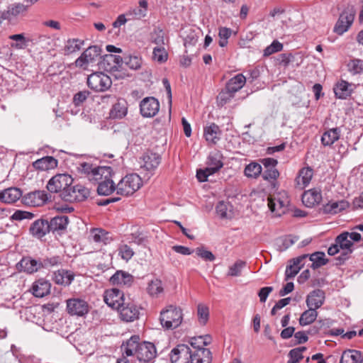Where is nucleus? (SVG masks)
I'll return each mask as SVG.
<instances>
[{
  "mask_svg": "<svg viewBox=\"0 0 363 363\" xmlns=\"http://www.w3.org/2000/svg\"><path fill=\"white\" fill-rule=\"evenodd\" d=\"M142 186L141 178L137 174H129L116 185V194L123 196L133 194Z\"/></svg>",
  "mask_w": 363,
  "mask_h": 363,
  "instance_id": "f257e3e1",
  "label": "nucleus"
},
{
  "mask_svg": "<svg viewBox=\"0 0 363 363\" xmlns=\"http://www.w3.org/2000/svg\"><path fill=\"white\" fill-rule=\"evenodd\" d=\"M160 320L165 329H174L180 325L182 321V313L179 308L170 305L160 313Z\"/></svg>",
  "mask_w": 363,
  "mask_h": 363,
  "instance_id": "f03ea898",
  "label": "nucleus"
},
{
  "mask_svg": "<svg viewBox=\"0 0 363 363\" xmlns=\"http://www.w3.org/2000/svg\"><path fill=\"white\" fill-rule=\"evenodd\" d=\"M73 179L68 174H58L52 177L47 184L48 190L51 193H60V197L63 199L65 191L68 193L70 191Z\"/></svg>",
  "mask_w": 363,
  "mask_h": 363,
  "instance_id": "7ed1b4c3",
  "label": "nucleus"
},
{
  "mask_svg": "<svg viewBox=\"0 0 363 363\" xmlns=\"http://www.w3.org/2000/svg\"><path fill=\"white\" fill-rule=\"evenodd\" d=\"M101 48L98 45H91L87 48L75 60L76 67L87 69L90 64L94 63L101 58Z\"/></svg>",
  "mask_w": 363,
  "mask_h": 363,
  "instance_id": "20e7f679",
  "label": "nucleus"
},
{
  "mask_svg": "<svg viewBox=\"0 0 363 363\" xmlns=\"http://www.w3.org/2000/svg\"><path fill=\"white\" fill-rule=\"evenodd\" d=\"M111 84L110 77L101 72L92 73L87 78L88 86L95 91H105Z\"/></svg>",
  "mask_w": 363,
  "mask_h": 363,
  "instance_id": "39448f33",
  "label": "nucleus"
},
{
  "mask_svg": "<svg viewBox=\"0 0 363 363\" xmlns=\"http://www.w3.org/2000/svg\"><path fill=\"white\" fill-rule=\"evenodd\" d=\"M289 203V201L286 191L279 192L268 199L269 208L278 216L285 213Z\"/></svg>",
  "mask_w": 363,
  "mask_h": 363,
  "instance_id": "423d86ee",
  "label": "nucleus"
},
{
  "mask_svg": "<svg viewBox=\"0 0 363 363\" xmlns=\"http://www.w3.org/2000/svg\"><path fill=\"white\" fill-rule=\"evenodd\" d=\"M106 167H94L90 163L83 162L79 164L78 169L82 173L86 174L89 181L93 182L94 181L100 180L102 176L108 174V171Z\"/></svg>",
  "mask_w": 363,
  "mask_h": 363,
  "instance_id": "0eeeda50",
  "label": "nucleus"
},
{
  "mask_svg": "<svg viewBox=\"0 0 363 363\" xmlns=\"http://www.w3.org/2000/svg\"><path fill=\"white\" fill-rule=\"evenodd\" d=\"M335 242L338 244L340 250H342L341 255L337 258L340 264L345 262L349 258V255L353 252V242L348 238V232H342L337 235Z\"/></svg>",
  "mask_w": 363,
  "mask_h": 363,
  "instance_id": "6e6552de",
  "label": "nucleus"
},
{
  "mask_svg": "<svg viewBox=\"0 0 363 363\" xmlns=\"http://www.w3.org/2000/svg\"><path fill=\"white\" fill-rule=\"evenodd\" d=\"M106 169L108 171V174L102 176L100 180L93 182L98 184L97 192L99 195L103 196L110 195L116 190V186L112 179L113 170L110 167H106Z\"/></svg>",
  "mask_w": 363,
  "mask_h": 363,
  "instance_id": "1a4fd4ad",
  "label": "nucleus"
},
{
  "mask_svg": "<svg viewBox=\"0 0 363 363\" xmlns=\"http://www.w3.org/2000/svg\"><path fill=\"white\" fill-rule=\"evenodd\" d=\"M90 196V190L81 184L72 186L68 193H64L63 200L66 201H84Z\"/></svg>",
  "mask_w": 363,
  "mask_h": 363,
  "instance_id": "9d476101",
  "label": "nucleus"
},
{
  "mask_svg": "<svg viewBox=\"0 0 363 363\" xmlns=\"http://www.w3.org/2000/svg\"><path fill=\"white\" fill-rule=\"evenodd\" d=\"M192 350L184 344L178 345L170 353L172 363H190Z\"/></svg>",
  "mask_w": 363,
  "mask_h": 363,
  "instance_id": "9b49d317",
  "label": "nucleus"
},
{
  "mask_svg": "<svg viewBox=\"0 0 363 363\" xmlns=\"http://www.w3.org/2000/svg\"><path fill=\"white\" fill-rule=\"evenodd\" d=\"M88 303L82 298H74L67 300V311L71 315L83 316L89 312Z\"/></svg>",
  "mask_w": 363,
  "mask_h": 363,
  "instance_id": "f8f14e48",
  "label": "nucleus"
},
{
  "mask_svg": "<svg viewBox=\"0 0 363 363\" xmlns=\"http://www.w3.org/2000/svg\"><path fill=\"white\" fill-rule=\"evenodd\" d=\"M156 355L157 351L155 345L150 342L144 341L140 343L135 356L140 362L151 363Z\"/></svg>",
  "mask_w": 363,
  "mask_h": 363,
  "instance_id": "ddd939ff",
  "label": "nucleus"
},
{
  "mask_svg": "<svg viewBox=\"0 0 363 363\" xmlns=\"http://www.w3.org/2000/svg\"><path fill=\"white\" fill-rule=\"evenodd\" d=\"M354 19V13L352 11L345 10L341 13L336 22L333 31L337 35H342L348 30Z\"/></svg>",
  "mask_w": 363,
  "mask_h": 363,
  "instance_id": "4468645a",
  "label": "nucleus"
},
{
  "mask_svg": "<svg viewBox=\"0 0 363 363\" xmlns=\"http://www.w3.org/2000/svg\"><path fill=\"white\" fill-rule=\"evenodd\" d=\"M160 110V103L155 97H146L140 103V113L143 117L152 118Z\"/></svg>",
  "mask_w": 363,
  "mask_h": 363,
  "instance_id": "2eb2a0df",
  "label": "nucleus"
},
{
  "mask_svg": "<svg viewBox=\"0 0 363 363\" xmlns=\"http://www.w3.org/2000/svg\"><path fill=\"white\" fill-rule=\"evenodd\" d=\"M121 319L125 322H133L139 318V310L133 303H123L120 308L116 309Z\"/></svg>",
  "mask_w": 363,
  "mask_h": 363,
  "instance_id": "dca6fc26",
  "label": "nucleus"
},
{
  "mask_svg": "<svg viewBox=\"0 0 363 363\" xmlns=\"http://www.w3.org/2000/svg\"><path fill=\"white\" fill-rule=\"evenodd\" d=\"M21 272L27 274H33L42 269L40 259H35L30 256L23 257L16 265Z\"/></svg>",
  "mask_w": 363,
  "mask_h": 363,
  "instance_id": "f3484780",
  "label": "nucleus"
},
{
  "mask_svg": "<svg viewBox=\"0 0 363 363\" xmlns=\"http://www.w3.org/2000/svg\"><path fill=\"white\" fill-rule=\"evenodd\" d=\"M30 234L38 239H41L50 233L48 220L44 218L35 220L29 228Z\"/></svg>",
  "mask_w": 363,
  "mask_h": 363,
  "instance_id": "a211bd4d",
  "label": "nucleus"
},
{
  "mask_svg": "<svg viewBox=\"0 0 363 363\" xmlns=\"http://www.w3.org/2000/svg\"><path fill=\"white\" fill-rule=\"evenodd\" d=\"M104 301L112 308H120V306L121 307V305L125 302L123 294L117 289L107 291L104 296Z\"/></svg>",
  "mask_w": 363,
  "mask_h": 363,
  "instance_id": "6ab92c4d",
  "label": "nucleus"
},
{
  "mask_svg": "<svg viewBox=\"0 0 363 363\" xmlns=\"http://www.w3.org/2000/svg\"><path fill=\"white\" fill-rule=\"evenodd\" d=\"M222 131L219 126L214 123L203 128V136L208 145H216L220 139Z\"/></svg>",
  "mask_w": 363,
  "mask_h": 363,
  "instance_id": "aec40b11",
  "label": "nucleus"
},
{
  "mask_svg": "<svg viewBox=\"0 0 363 363\" xmlns=\"http://www.w3.org/2000/svg\"><path fill=\"white\" fill-rule=\"evenodd\" d=\"M28 5H24L21 3H14L8 6L7 9L1 14V18L4 20H11L13 17L19 15H23L27 12Z\"/></svg>",
  "mask_w": 363,
  "mask_h": 363,
  "instance_id": "412c9836",
  "label": "nucleus"
},
{
  "mask_svg": "<svg viewBox=\"0 0 363 363\" xmlns=\"http://www.w3.org/2000/svg\"><path fill=\"white\" fill-rule=\"evenodd\" d=\"M142 160L143 161L142 167L148 172H152L157 169L160 164L161 156L158 153L147 151L143 154Z\"/></svg>",
  "mask_w": 363,
  "mask_h": 363,
  "instance_id": "4be33fe9",
  "label": "nucleus"
},
{
  "mask_svg": "<svg viewBox=\"0 0 363 363\" xmlns=\"http://www.w3.org/2000/svg\"><path fill=\"white\" fill-rule=\"evenodd\" d=\"M112 285L129 287L134 281V277L128 272L118 270L109 279Z\"/></svg>",
  "mask_w": 363,
  "mask_h": 363,
  "instance_id": "5701e85b",
  "label": "nucleus"
},
{
  "mask_svg": "<svg viewBox=\"0 0 363 363\" xmlns=\"http://www.w3.org/2000/svg\"><path fill=\"white\" fill-rule=\"evenodd\" d=\"M302 202L306 207H313L322 200L321 191L318 189H311L306 191L302 195Z\"/></svg>",
  "mask_w": 363,
  "mask_h": 363,
  "instance_id": "b1692460",
  "label": "nucleus"
},
{
  "mask_svg": "<svg viewBox=\"0 0 363 363\" xmlns=\"http://www.w3.org/2000/svg\"><path fill=\"white\" fill-rule=\"evenodd\" d=\"M325 292L321 289L312 291L306 298V305L309 308L317 310L324 303Z\"/></svg>",
  "mask_w": 363,
  "mask_h": 363,
  "instance_id": "393cba45",
  "label": "nucleus"
},
{
  "mask_svg": "<svg viewBox=\"0 0 363 363\" xmlns=\"http://www.w3.org/2000/svg\"><path fill=\"white\" fill-rule=\"evenodd\" d=\"M58 161L52 156H45L33 162V168L38 171H48L57 167Z\"/></svg>",
  "mask_w": 363,
  "mask_h": 363,
  "instance_id": "a878e982",
  "label": "nucleus"
},
{
  "mask_svg": "<svg viewBox=\"0 0 363 363\" xmlns=\"http://www.w3.org/2000/svg\"><path fill=\"white\" fill-rule=\"evenodd\" d=\"M101 63L107 70H118L122 66L123 59L119 55L106 54L102 57Z\"/></svg>",
  "mask_w": 363,
  "mask_h": 363,
  "instance_id": "bb28decb",
  "label": "nucleus"
},
{
  "mask_svg": "<svg viewBox=\"0 0 363 363\" xmlns=\"http://www.w3.org/2000/svg\"><path fill=\"white\" fill-rule=\"evenodd\" d=\"M22 196V191L17 187H10L0 192V201L5 203H13Z\"/></svg>",
  "mask_w": 363,
  "mask_h": 363,
  "instance_id": "cd10ccee",
  "label": "nucleus"
},
{
  "mask_svg": "<svg viewBox=\"0 0 363 363\" xmlns=\"http://www.w3.org/2000/svg\"><path fill=\"white\" fill-rule=\"evenodd\" d=\"M69 223V218L67 216H60L52 218L48 221L50 232L55 233L57 232L60 234L65 231Z\"/></svg>",
  "mask_w": 363,
  "mask_h": 363,
  "instance_id": "c85d7f7f",
  "label": "nucleus"
},
{
  "mask_svg": "<svg viewBox=\"0 0 363 363\" xmlns=\"http://www.w3.org/2000/svg\"><path fill=\"white\" fill-rule=\"evenodd\" d=\"M349 207V203L342 199L338 201H330L323 206L321 210L325 214H335Z\"/></svg>",
  "mask_w": 363,
  "mask_h": 363,
  "instance_id": "c756f323",
  "label": "nucleus"
},
{
  "mask_svg": "<svg viewBox=\"0 0 363 363\" xmlns=\"http://www.w3.org/2000/svg\"><path fill=\"white\" fill-rule=\"evenodd\" d=\"M74 274L72 272L66 269H59L54 272L53 280L55 284L69 286L74 280Z\"/></svg>",
  "mask_w": 363,
  "mask_h": 363,
  "instance_id": "7c9ffc66",
  "label": "nucleus"
},
{
  "mask_svg": "<svg viewBox=\"0 0 363 363\" xmlns=\"http://www.w3.org/2000/svg\"><path fill=\"white\" fill-rule=\"evenodd\" d=\"M51 284L49 281L40 279L35 281L32 286L33 294L35 297L43 298L50 294Z\"/></svg>",
  "mask_w": 363,
  "mask_h": 363,
  "instance_id": "2f4dec72",
  "label": "nucleus"
},
{
  "mask_svg": "<svg viewBox=\"0 0 363 363\" xmlns=\"http://www.w3.org/2000/svg\"><path fill=\"white\" fill-rule=\"evenodd\" d=\"M140 337L138 335H133L128 340L125 344H123L121 349L126 356L136 355L138 349L140 345Z\"/></svg>",
  "mask_w": 363,
  "mask_h": 363,
  "instance_id": "473e14b6",
  "label": "nucleus"
},
{
  "mask_svg": "<svg viewBox=\"0 0 363 363\" xmlns=\"http://www.w3.org/2000/svg\"><path fill=\"white\" fill-rule=\"evenodd\" d=\"M211 352L208 349L192 350L190 363H211Z\"/></svg>",
  "mask_w": 363,
  "mask_h": 363,
  "instance_id": "72a5a7b5",
  "label": "nucleus"
},
{
  "mask_svg": "<svg viewBox=\"0 0 363 363\" xmlns=\"http://www.w3.org/2000/svg\"><path fill=\"white\" fill-rule=\"evenodd\" d=\"M341 130L340 128H333L325 131L321 137V143L324 146H330L340 139Z\"/></svg>",
  "mask_w": 363,
  "mask_h": 363,
  "instance_id": "f704fd0d",
  "label": "nucleus"
},
{
  "mask_svg": "<svg viewBox=\"0 0 363 363\" xmlns=\"http://www.w3.org/2000/svg\"><path fill=\"white\" fill-rule=\"evenodd\" d=\"M352 84L347 81L340 80L335 84L333 89L335 96L341 99H345L350 96L352 92V89L350 88Z\"/></svg>",
  "mask_w": 363,
  "mask_h": 363,
  "instance_id": "c9c22d12",
  "label": "nucleus"
},
{
  "mask_svg": "<svg viewBox=\"0 0 363 363\" xmlns=\"http://www.w3.org/2000/svg\"><path fill=\"white\" fill-rule=\"evenodd\" d=\"M127 111L128 108L126 101L124 99H119L113 105L109 113L110 118L121 119L126 116Z\"/></svg>",
  "mask_w": 363,
  "mask_h": 363,
  "instance_id": "e433bc0d",
  "label": "nucleus"
},
{
  "mask_svg": "<svg viewBox=\"0 0 363 363\" xmlns=\"http://www.w3.org/2000/svg\"><path fill=\"white\" fill-rule=\"evenodd\" d=\"M245 82L246 77L242 74H238L226 83L225 86L235 94L243 87Z\"/></svg>",
  "mask_w": 363,
  "mask_h": 363,
  "instance_id": "4c0bfd02",
  "label": "nucleus"
},
{
  "mask_svg": "<svg viewBox=\"0 0 363 363\" xmlns=\"http://www.w3.org/2000/svg\"><path fill=\"white\" fill-rule=\"evenodd\" d=\"M84 45V41L79 38L68 39L65 44L63 50L66 55H71L81 50Z\"/></svg>",
  "mask_w": 363,
  "mask_h": 363,
  "instance_id": "58836bf2",
  "label": "nucleus"
},
{
  "mask_svg": "<svg viewBox=\"0 0 363 363\" xmlns=\"http://www.w3.org/2000/svg\"><path fill=\"white\" fill-rule=\"evenodd\" d=\"M232 208L228 202L219 201L216 207V213L222 219H230L233 216Z\"/></svg>",
  "mask_w": 363,
  "mask_h": 363,
  "instance_id": "ea45409f",
  "label": "nucleus"
},
{
  "mask_svg": "<svg viewBox=\"0 0 363 363\" xmlns=\"http://www.w3.org/2000/svg\"><path fill=\"white\" fill-rule=\"evenodd\" d=\"M262 172V167L261 164L255 161H252L245 166L244 174L247 178L257 179L261 175Z\"/></svg>",
  "mask_w": 363,
  "mask_h": 363,
  "instance_id": "a19ab883",
  "label": "nucleus"
},
{
  "mask_svg": "<svg viewBox=\"0 0 363 363\" xmlns=\"http://www.w3.org/2000/svg\"><path fill=\"white\" fill-rule=\"evenodd\" d=\"M50 197L45 191H35L30 192L27 195V199H30L33 206H40L45 203Z\"/></svg>",
  "mask_w": 363,
  "mask_h": 363,
  "instance_id": "79ce46f5",
  "label": "nucleus"
},
{
  "mask_svg": "<svg viewBox=\"0 0 363 363\" xmlns=\"http://www.w3.org/2000/svg\"><path fill=\"white\" fill-rule=\"evenodd\" d=\"M93 240L96 242H102L105 245L110 243L113 238L110 236V233L101 228H96L91 232Z\"/></svg>",
  "mask_w": 363,
  "mask_h": 363,
  "instance_id": "37998d69",
  "label": "nucleus"
},
{
  "mask_svg": "<svg viewBox=\"0 0 363 363\" xmlns=\"http://www.w3.org/2000/svg\"><path fill=\"white\" fill-rule=\"evenodd\" d=\"M318 316V312L315 308H309L305 311L300 316L298 320L301 326L308 325L313 323Z\"/></svg>",
  "mask_w": 363,
  "mask_h": 363,
  "instance_id": "c03bdc74",
  "label": "nucleus"
},
{
  "mask_svg": "<svg viewBox=\"0 0 363 363\" xmlns=\"http://www.w3.org/2000/svg\"><path fill=\"white\" fill-rule=\"evenodd\" d=\"M347 71L353 76L363 74V60L352 59L347 64Z\"/></svg>",
  "mask_w": 363,
  "mask_h": 363,
  "instance_id": "a18cd8bd",
  "label": "nucleus"
},
{
  "mask_svg": "<svg viewBox=\"0 0 363 363\" xmlns=\"http://www.w3.org/2000/svg\"><path fill=\"white\" fill-rule=\"evenodd\" d=\"M325 253L323 252H315L309 256L310 260L313 262L311 268L313 269H318L322 266L325 265L328 260L325 258Z\"/></svg>",
  "mask_w": 363,
  "mask_h": 363,
  "instance_id": "49530a36",
  "label": "nucleus"
},
{
  "mask_svg": "<svg viewBox=\"0 0 363 363\" xmlns=\"http://www.w3.org/2000/svg\"><path fill=\"white\" fill-rule=\"evenodd\" d=\"M221 159L222 156L219 152L211 154L208 157L207 164L215 171L218 172L223 166V163Z\"/></svg>",
  "mask_w": 363,
  "mask_h": 363,
  "instance_id": "de8ad7c7",
  "label": "nucleus"
},
{
  "mask_svg": "<svg viewBox=\"0 0 363 363\" xmlns=\"http://www.w3.org/2000/svg\"><path fill=\"white\" fill-rule=\"evenodd\" d=\"M147 291L151 296L157 297L163 291L162 283L161 280L156 279L150 281L147 288Z\"/></svg>",
  "mask_w": 363,
  "mask_h": 363,
  "instance_id": "09e8293b",
  "label": "nucleus"
},
{
  "mask_svg": "<svg viewBox=\"0 0 363 363\" xmlns=\"http://www.w3.org/2000/svg\"><path fill=\"white\" fill-rule=\"evenodd\" d=\"M359 351L355 350H345L341 356L340 363H357Z\"/></svg>",
  "mask_w": 363,
  "mask_h": 363,
  "instance_id": "8fccbe9b",
  "label": "nucleus"
},
{
  "mask_svg": "<svg viewBox=\"0 0 363 363\" xmlns=\"http://www.w3.org/2000/svg\"><path fill=\"white\" fill-rule=\"evenodd\" d=\"M235 94L228 90L225 86V89H222L221 91L217 96L216 100L218 106H223L234 97Z\"/></svg>",
  "mask_w": 363,
  "mask_h": 363,
  "instance_id": "3c124183",
  "label": "nucleus"
},
{
  "mask_svg": "<svg viewBox=\"0 0 363 363\" xmlns=\"http://www.w3.org/2000/svg\"><path fill=\"white\" fill-rule=\"evenodd\" d=\"M245 261L238 259L232 266L229 267L228 276L239 277L241 275L242 270L246 267Z\"/></svg>",
  "mask_w": 363,
  "mask_h": 363,
  "instance_id": "603ef678",
  "label": "nucleus"
},
{
  "mask_svg": "<svg viewBox=\"0 0 363 363\" xmlns=\"http://www.w3.org/2000/svg\"><path fill=\"white\" fill-rule=\"evenodd\" d=\"M123 62L131 69H139L143 64L142 58L138 55H129L124 57Z\"/></svg>",
  "mask_w": 363,
  "mask_h": 363,
  "instance_id": "864d4df0",
  "label": "nucleus"
},
{
  "mask_svg": "<svg viewBox=\"0 0 363 363\" xmlns=\"http://www.w3.org/2000/svg\"><path fill=\"white\" fill-rule=\"evenodd\" d=\"M197 315L199 322L201 325H204L207 323L209 318L208 307L204 304L199 303L197 306Z\"/></svg>",
  "mask_w": 363,
  "mask_h": 363,
  "instance_id": "5fc2aeb1",
  "label": "nucleus"
},
{
  "mask_svg": "<svg viewBox=\"0 0 363 363\" xmlns=\"http://www.w3.org/2000/svg\"><path fill=\"white\" fill-rule=\"evenodd\" d=\"M62 258L60 256L55 255L50 257H45L40 259L42 268L48 269L58 266L62 264Z\"/></svg>",
  "mask_w": 363,
  "mask_h": 363,
  "instance_id": "6e6d98bb",
  "label": "nucleus"
},
{
  "mask_svg": "<svg viewBox=\"0 0 363 363\" xmlns=\"http://www.w3.org/2000/svg\"><path fill=\"white\" fill-rule=\"evenodd\" d=\"M9 39L16 41L11 44V47L16 49H23L28 45V40H27L23 33L14 34L9 36Z\"/></svg>",
  "mask_w": 363,
  "mask_h": 363,
  "instance_id": "4d7b16f0",
  "label": "nucleus"
},
{
  "mask_svg": "<svg viewBox=\"0 0 363 363\" xmlns=\"http://www.w3.org/2000/svg\"><path fill=\"white\" fill-rule=\"evenodd\" d=\"M298 238H293L291 235H287L277 240V245L280 251H284L291 246Z\"/></svg>",
  "mask_w": 363,
  "mask_h": 363,
  "instance_id": "13d9d810",
  "label": "nucleus"
},
{
  "mask_svg": "<svg viewBox=\"0 0 363 363\" xmlns=\"http://www.w3.org/2000/svg\"><path fill=\"white\" fill-rule=\"evenodd\" d=\"M313 175V170L311 167L302 168L299 171L298 179L301 181L304 186L309 184Z\"/></svg>",
  "mask_w": 363,
  "mask_h": 363,
  "instance_id": "bf43d9fd",
  "label": "nucleus"
},
{
  "mask_svg": "<svg viewBox=\"0 0 363 363\" xmlns=\"http://www.w3.org/2000/svg\"><path fill=\"white\" fill-rule=\"evenodd\" d=\"M152 57L155 61L162 63L167 60L168 54L163 46H157L153 49Z\"/></svg>",
  "mask_w": 363,
  "mask_h": 363,
  "instance_id": "052dcab7",
  "label": "nucleus"
},
{
  "mask_svg": "<svg viewBox=\"0 0 363 363\" xmlns=\"http://www.w3.org/2000/svg\"><path fill=\"white\" fill-rule=\"evenodd\" d=\"M151 42L157 46H163L164 45V32L160 28H155L150 34Z\"/></svg>",
  "mask_w": 363,
  "mask_h": 363,
  "instance_id": "680f3d73",
  "label": "nucleus"
},
{
  "mask_svg": "<svg viewBox=\"0 0 363 363\" xmlns=\"http://www.w3.org/2000/svg\"><path fill=\"white\" fill-rule=\"evenodd\" d=\"M232 34V30L226 27L220 28L218 36L220 38L218 44L220 47H225L228 44V40Z\"/></svg>",
  "mask_w": 363,
  "mask_h": 363,
  "instance_id": "e2e57ef3",
  "label": "nucleus"
},
{
  "mask_svg": "<svg viewBox=\"0 0 363 363\" xmlns=\"http://www.w3.org/2000/svg\"><path fill=\"white\" fill-rule=\"evenodd\" d=\"M118 254L123 259L128 261L134 255V251L127 244H122L118 247Z\"/></svg>",
  "mask_w": 363,
  "mask_h": 363,
  "instance_id": "0e129e2a",
  "label": "nucleus"
},
{
  "mask_svg": "<svg viewBox=\"0 0 363 363\" xmlns=\"http://www.w3.org/2000/svg\"><path fill=\"white\" fill-rule=\"evenodd\" d=\"M283 49V44L278 40H274L271 45L267 46L264 50V56L268 57L275 52L281 51Z\"/></svg>",
  "mask_w": 363,
  "mask_h": 363,
  "instance_id": "69168bd1",
  "label": "nucleus"
},
{
  "mask_svg": "<svg viewBox=\"0 0 363 363\" xmlns=\"http://www.w3.org/2000/svg\"><path fill=\"white\" fill-rule=\"evenodd\" d=\"M33 218L34 214L30 212L21 210H16L11 216V220L21 221L25 219L31 220Z\"/></svg>",
  "mask_w": 363,
  "mask_h": 363,
  "instance_id": "338daca9",
  "label": "nucleus"
},
{
  "mask_svg": "<svg viewBox=\"0 0 363 363\" xmlns=\"http://www.w3.org/2000/svg\"><path fill=\"white\" fill-rule=\"evenodd\" d=\"M279 177V172L276 167L266 169L262 174L263 179L271 183L274 182Z\"/></svg>",
  "mask_w": 363,
  "mask_h": 363,
  "instance_id": "774afa93",
  "label": "nucleus"
}]
</instances>
